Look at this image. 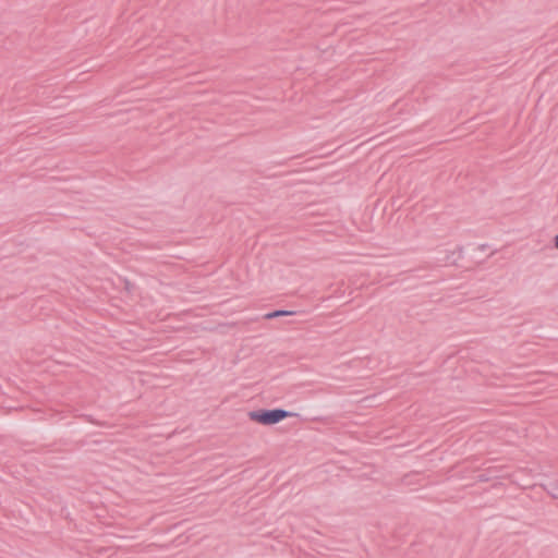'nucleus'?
Masks as SVG:
<instances>
[{
	"mask_svg": "<svg viewBox=\"0 0 558 558\" xmlns=\"http://www.w3.org/2000/svg\"><path fill=\"white\" fill-rule=\"evenodd\" d=\"M293 414L283 409H257L247 412L251 422L262 426H272L279 424Z\"/></svg>",
	"mask_w": 558,
	"mask_h": 558,
	"instance_id": "obj_1",
	"label": "nucleus"
},
{
	"mask_svg": "<svg viewBox=\"0 0 558 558\" xmlns=\"http://www.w3.org/2000/svg\"><path fill=\"white\" fill-rule=\"evenodd\" d=\"M291 313L290 312H287V311H276V312H272V313H269L266 315V318H275V317H279V316H286V315H290Z\"/></svg>",
	"mask_w": 558,
	"mask_h": 558,
	"instance_id": "obj_2",
	"label": "nucleus"
},
{
	"mask_svg": "<svg viewBox=\"0 0 558 558\" xmlns=\"http://www.w3.org/2000/svg\"><path fill=\"white\" fill-rule=\"evenodd\" d=\"M554 245L558 250V234L554 238Z\"/></svg>",
	"mask_w": 558,
	"mask_h": 558,
	"instance_id": "obj_3",
	"label": "nucleus"
}]
</instances>
